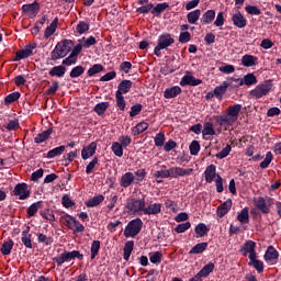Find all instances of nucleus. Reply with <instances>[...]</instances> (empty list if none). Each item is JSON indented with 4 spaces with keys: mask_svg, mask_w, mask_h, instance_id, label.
Here are the masks:
<instances>
[{
    "mask_svg": "<svg viewBox=\"0 0 281 281\" xmlns=\"http://www.w3.org/2000/svg\"><path fill=\"white\" fill-rule=\"evenodd\" d=\"M42 205H43L42 201H38V202H35V203L31 204L27 207V216H30V217L35 216L36 212H38V210H41Z\"/></svg>",
    "mask_w": 281,
    "mask_h": 281,
    "instance_id": "36",
    "label": "nucleus"
},
{
    "mask_svg": "<svg viewBox=\"0 0 281 281\" xmlns=\"http://www.w3.org/2000/svg\"><path fill=\"white\" fill-rule=\"evenodd\" d=\"M237 221H239V223H249V209L248 207L243 209L241 212L238 213Z\"/></svg>",
    "mask_w": 281,
    "mask_h": 281,
    "instance_id": "43",
    "label": "nucleus"
},
{
    "mask_svg": "<svg viewBox=\"0 0 281 281\" xmlns=\"http://www.w3.org/2000/svg\"><path fill=\"white\" fill-rule=\"evenodd\" d=\"M212 271H214V263L213 262H209L207 265H205L198 273H196V278L199 280H201V278H207V276H210V273H212Z\"/></svg>",
    "mask_w": 281,
    "mask_h": 281,
    "instance_id": "24",
    "label": "nucleus"
},
{
    "mask_svg": "<svg viewBox=\"0 0 281 281\" xmlns=\"http://www.w3.org/2000/svg\"><path fill=\"white\" fill-rule=\"evenodd\" d=\"M245 11L247 12V14H251L254 16H260V14H261L260 9H258V7L251 5V4L246 5Z\"/></svg>",
    "mask_w": 281,
    "mask_h": 281,
    "instance_id": "50",
    "label": "nucleus"
},
{
    "mask_svg": "<svg viewBox=\"0 0 281 281\" xmlns=\"http://www.w3.org/2000/svg\"><path fill=\"white\" fill-rule=\"evenodd\" d=\"M49 135H52V128L37 134L35 137V144H43V142L49 139Z\"/></svg>",
    "mask_w": 281,
    "mask_h": 281,
    "instance_id": "34",
    "label": "nucleus"
},
{
    "mask_svg": "<svg viewBox=\"0 0 281 281\" xmlns=\"http://www.w3.org/2000/svg\"><path fill=\"white\" fill-rule=\"evenodd\" d=\"M19 98H21V93L20 92H12L9 95H7L4 98V103L5 104H12V102H16V100H19Z\"/></svg>",
    "mask_w": 281,
    "mask_h": 281,
    "instance_id": "52",
    "label": "nucleus"
},
{
    "mask_svg": "<svg viewBox=\"0 0 281 281\" xmlns=\"http://www.w3.org/2000/svg\"><path fill=\"white\" fill-rule=\"evenodd\" d=\"M202 135H216V132L214 131V125L210 122L205 123Z\"/></svg>",
    "mask_w": 281,
    "mask_h": 281,
    "instance_id": "56",
    "label": "nucleus"
},
{
    "mask_svg": "<svg viewBox=\"0 0 281 281\" xmlns=\"http://www.w3.org/2000/svg\"><path fill=\"white\" fill-rule=\"evenodd\" d=\"M179 93H181V87L175 86L171 88H167L165 90L164 98H166V100H171L172 98H177V95H179Z\"/></svg>",
    "mask_w": 281,
    "mask_h": 281,
    "instance_id": "23",
    "label": "nucleus"
},
{
    "mask_svg": "<svg viewBox=\"0 0 281 281\" xmlns=\"http://www.w3.org/2000/svg\"><path fill=\"white\" fill-rule=\"evenodd\" d=\"M89 27H90L89 22L80 21L77 24L76 32L77 34H87V32H89Z\"/></svg>",
    "mask_w": 281,
    "mask_h": 281,
    "instance_id": "41",
    "label": "nucleus"
},
{
    "mask_svg": "<svg viewBox=\"0 0 281 281\" xmlns=\"http://www.w3.org/2000/svg\"><path fill=\"white\" fill-rule=\"evenodd\" d=\"M271 161H273V154H271V151H268L263 161L260 162V168H269Z\"/></svg>",
    "mask_w": 281,
    "mask_h": 281,
    "instance_id": "60",
    "label": "nucleus"
},
{
    "mask_svg": "<svg viewBox=\"0 0 281 281\" xmlns=\"http://www.w3.org/2000/svg\"><path fill=\"white\" fill-rule=\"evenodd\" d=\"M67 72V68H65V66L60 65V66H55L49 70V76L52 77H56V78H63V76H65V74Z\"/></svg>",
    "mask_w": 281,
    "mask_h": 281,
    "instance_id": "27",
    "label": "nucleus"
},
{
    "mask_svg": "<svg viewBox=\"0 0 281 281\" xmlns=\"http://www.w3.org/2000/svg\"><path fill=\"white\" fill-rule=\"evenodd\" d=\"M13 193L19 196L20 201H25L30 196V190H27V183H19L15 186Z\"/></svg>",
    "mask_w": 281,
    "mask_h": 281,
    "instance_id": "10",
    "label": "nucleus"
},
{
    "mask_svg": "<svg viewBox=\"0 0 281 281\" xmlns=\"http://www.w3.org/2000/svg\"><path fill=\"white\" fill-rule=\"evenodd\" d=\"M135 181V175L131 171L125 172L120 180L122 188H130Z\"/></svg>",
    "mask_w": 281,
    "mask_h": 281,
    "instance_id": "20",
    "label": "nucleus"
},
{
    "mask_svg": "<svg viewBox=\"0 0 281 281\" xmlns=\"http://www.w3.org/2000/svg\"><path fill=\"white\" fill-rule=\"evenodd\" d=\"M243 79H244V81H240V85H246V87H251L254 85H258V79L251 72L244 76Z\"/></svg>",
    "mask_w": 281,
    "mask_h": 281,
    "instance_id": "30",
    "label": "nucleus"
},
{
    "mask_svg": "<svg viewBox=\"0 0 281 281\" xmlns=\"http://www.w3.org/2000/svg\"><path fill=\"white\" fill-rule=\"evenodd\" d=\"M232 22L235 27L243 30V27H247V18L243 15V13L237 12L232 15Z\"/></svg>",
    "mask_w": 281,
    "mask_h": 281,
    "instance_id": "16",
    "label": "nucleus"
},
{
    "mask_svg": "<svg viewBox=\"0 0 281 281\" xmlns=\"http://www.w3.org/2000/svg\"><path fill=\"white\" fill-rule=\"evenodd\" d=\"M106 109H109V102H101L94 106V111L99 115H104V113L106 112Z\"/></svg>",
    "mask_w": 281,
    "mask_h": 281,
    "instance_id": "49",
    "label": "nucleus"
},
{
    "mask_svg": "<svg viewBox=\"0 0 281 281\" xmlns=\"http://www.w3.org/2000/svg\"><path fill=\"white\" fill-rule=\"evenodd\" d=\"M173 43H175V37H172L170 33H164L159 35L158 44L154 49V54L156 56H161V49H168V47H170V45H172Z\"/></svg>",
    "mask_w": 281,
    "mask_h": 281,
    "instance_id": "5",
    "label": "nucleus"
},
{
    "mask_svg": "<svg viewBox=\"0 0 281 281\" xmlns=\"http://www.w3.org/2000/svg\"><path fill=\"white\" fill-rule=\"evenodd\" d=\"M65 153V145H61L59 147H56L52 150H49L46 155L47 159H54V157H60Z\"/></svg>",
    "mask_w": 281,
    "mask_h": 281,
    "instance_id": "33",
    "label": "nucleus"
},
{
    "mask_svg": "<svg viewBox=\"0 0 281 281\" xmlns=\"http://www.w3.org/2000/svg\"><path fill=\"white\" fill-rule=\"evenodd\" d=\"M22 243L26 249H32V234H30V229L22 232Z\"/></svg>",
    "mask_w": 281,
    "mask_h": 281,
    "instance_id": "29",
    "label": "nucleus"
},
{
    "mask_svg": "<svg viewBox=\"0 0 281 281\" xmlns=\"http://www.w3.org/2000/svg\"><path fill=\"white\" fill-rule=\"evenodd\" d=\"M144 222H142V218L137 217L135 220L130 221L124 229L125 238H135V236H137V234L142 232Z\"/></svg>",
    "mask_w": 281,
    "mask_h": 281,
    "instance_id": "3",
    "label": "nucleus"
},
{
    "mask_svg": "<svg viewBox=\"0 0 281 281\" xmlns=\"http://www.w3.org/2000/svg\"><path fill=\"white\" fill-rule=\"evenodd\" d=\"M227 87H229V83L224 81L221 86L215 87L214 94L217 98V100H223V95L227 92Z\"/></svg>",
    "mask_w": 281,
    "mask_h": 281,
    "instance_id": "28",
    "label": "nucleus"
},
{
    "mask_svg": "<svg viewBox=\"0 0 281 281\" xmlns=\"http://www.w3.org/2000/svg\"><path fill=\"white\" fill-rule=\"evenodd\" d=\"M232 153V145H227L225 148H223L220 153L216 154L217 159H225Z\"/></svg>",
    "mask_w": 281,
    "mask_h": 281,
    "instance_id": "62",
    "label": "nucleus"
},
{
    "mask_svg": "<svg viewBox=\"0 0 281 281\" xmlns=\"http://www.w3.org/2000/svg\"><path fill=\"white\" fill-rule=\"evenodd\" d=\"M249 265H252V267L256 268L258 273H262V271H265V263H262V261L256 259V256L254 257V259H250Z\"/></svg>",
    "mask_w": 281,
    "mask_h": 281,
    "instance_id": "47",
    "label": "nucleus"
},
{
    "mask_svg": "<svg viewBox=\"0 0 281 281\" xmlns=\"http://www.w3.org/2000/svg\"><path fill=\"white\" fill-rule=\"evenodd\" d=\"M116 98V106H119L120 111H124L126 109V101H124L123 94H115Z\"/></svg>",
    "mask_w": 281,
    "mask_h": 281,
    "instance_id": "58",
    "label": "nucleus"
},
{
    "mask_svg": "<svg viewBox=\"0 0 281 281\" xmlns=\"http://www.w3.org/2000/svg\"><path fill=\"white\" fill-rule=\"evenodd\" d=\"M271 205H273V200L271 198H257L255 199V206L262 214H269L271 212Z\"/></svg>",
    "mask_w": 281,
    "mask_h": 281,
    "instance_id": "8",
    "label": "nucleus"
},
{
    "mask_svg": "<svg viewBox=\"0 0 281 281\" xmlns=\"http://www.w3.org/2000/svg\"><path fill=\"white\" fill-rule=\"evenodd\" d=\"M54 262H56L57 267H63L65 262H69V259L67 257V252L64 251L63 254L58 255L53 259Z\"/></svg>",
    "mask_w": 281,
    "mask_h": 281,
    "instance_id": "44",
    "label": "nucleus"
},
{
    "mask_svg": "<svg viewBox=\"0 0 281 281\" xmlns=\"http://www.w3.org/2000/svg\"><path fill=\"white\" fill-rule=\"evenodd\" d=\"M81 44L83 45V47L86 49H89V47H91L92 45H95L97 41H95V37L93 36H90V37H82L81 40Z\"/></svg>",
    "mask_w": 281,
    "mask_h": 281,
    "instance_id": "51",
    "label": "nucleus"
},
{
    "mask_svg": "<svg viewBox=\"0 0 281 281\" xmlns=\"http://www.w3.org/2000/svg\"><path fill=\"white\" fill-rule=\"evenodd\" d=\"M204 177H205V181L206 183H212V181H216V179H218V177H221V175L216 173V166L215 165H210L206 167L205 171H204Z\"/></svg>",
    "mask_w": 281,
    "mask_h": 281,
    "instance_id": "17",
    "label": "nucleus"
},
{
    "mask_svg": "<svg viewBox=\"0 0 281 281\" xmlns=\"http://www.w3.org/2000/svg\"><path fill=\"white\" fill-rule=\"evenodd\" d=\"M56 27H58V18H56L49 26L46 27L44 36L45 38H49L54 32H56Z\"/></svg>",
    "mask_w": 281,
    "mask_h": 281,
    "instance_id": "38",
    "label": "nucleus"
},
{
    "mask_svg": "<svg viewBox=\"0 0 281 281\" xmlns=\"http://www.w3.org/2000/svg\"><path fill=\"white\" fill-rule=\"evenodd\" d=\"M95 150H98V143L92 142L88 146L83 147L81 150V158L83 160L89 159L95 155Z\"/></svg>",
    "mask_w": 281,
    "mask_h": 281,
    "instance_id": "14",
    "label": "nucleus"
},
{
    "mask_svg": "<svg viewBox=\"0 0 281 281\" xmlns=\"http://www.w3.org/2000/svg\"><path fill=\"white\" fill-rule=\"evenodd\" d=\"M195 234L200 236V238H203L205 234H207V226L203 223H200L195 226Z\"/></svg>",
    "mask_w": 281,
    "mask_h": 281,
    "instance_id": "53",
    "label": "nucleus"
},
{
    "mask_svg": "<svg viewBox=\"0 0 281 281\" xmlns=\"http://www.w3.org/2000/svg\"><path fill=\"white\" fill-rule=\"evenodd\" d=\"M71 47H74V42L70 40L59 42L50 53L52 60L65 58V56L71 52Z\"/></svg>",
    "mask_w": 281,
    "mask_h": 281,
    "instance_id": "2",
    "label": "nucleus"
},
{
    "mask_svg": "<svg viewBox=\"0 0 281 281\" xmlns=\"http://www.w3.org/2000/svg\"><path fill=\"white\" fill-rule=\"evenodd\" d=\"M85 74V68L82 66H77L71 69L70 78H80Z\"/></svg>",
    "mask_w": 281,
    "mask_h": 281,
    "instance_id": "54",
    "label": "nucleus"
},
{
    "mask_svg": "<svg viewBox=\"0 0 281 281\" xmlns=\"http://www.w3.org/2000/svg\"><path fill=\"white\" fill-rule=\"evenodd\" d=\"M168 8V3L164 2V3H158L151 11V14H161V12H164V10H166Z\"/></svg>",
    "mask_w": 281,
    "mask_h": 281,
    "instance_id": "64",
    "label": "nucleus"
},
{
    "mask_svg": "<svg viewBox=\"0 0 281 281\" xmlns=\"http://www.w3.org/2000/svg\"><path fill=\"white\" fill-rule=\"evenodd\" d=\"M214 19H216V11L207 10L203 13L201 22L203 23V25H210V23L214 22Z\"/></svg>",
    "mask_w": 281,
    "mask_h": 281,
    "instance_id": "25",
    "label": "nucleus"
},
{
    "mask_svg": "<svg viewBox=\"0 0 281 281\" xmlns=\"http://www.w3.org/2000/svg\"><path fill=\"white\" fill-rule=\"evenodd\" d=\"M243 110L241 104L229 105L226 110V113L218 116L217 122L221 126H233L238 122V115Z\"/></svg>",
    "mask_w": 281,
    "mask_h": 281,
    "instance_id": "1",
    "label": "nucleus"
},
{
    "mask_svg": "<svg viewBox=\"0 0 281 281\" xmlns=\"http://www.w3.org/2000/svg\"><path fill=\"white\" fill-rule=\"evenodd\" d=\"M145 215H153V216H157V214H161V204L160 203H153L149 204L148 206H146L145 204V211L144 213Z\"/></svg>",
    "mask_w": 281,
    "mask_h": 281,
    "instance_id": "18",
    "label": "nucleus"
},
{
    "mask_svg": "<svg viewBox=\"0 0 281 281\" xmlns=\"http://www.w3.org/2000/svg\"><path fill=\"white\" fill-rule=\"evenodd\" d=\"M23 12L30 18L34 19L38 14V4L33 3V4H24L22 7Z\"/></svg>",
    "mask_w": 281,
    "mask_h": 281,
    "instance_id": "19",
    "label": "nucleus"
},
{
    "mask_svg": "<svg viewBox=\"0 0 281 281\" xmlns=\"http://www.w3.org/2000/svg\"><path fill=\"white\" fill-rule=\"evenodd\" d=\"M169 169L172 179H179V177H190V175L194 172V169L192 168L183 169L181 167H171Z\"/></svg>",
    "mask_w": 281,
    "mask_h": 281,
    "instance_id": "9",
    "label": "nucleus"
},
{
    "mask_svg": "<svg viewBox=\"0 0 281 281\" xmlns=\"http://www.w3.org/2000/svg\"><path fill=\"white\" fill-rule=\"evenodd\" d=\"M132 87H133V81L126 80V79L122 80L119 83L116 93H119L120 95H124L125 93H128V91H131Z\"/></svg>",
    "mask_w": 281,
    "mask_h": 281,
    "instance_id": "22",
    "label": "nucleus"
},
{
    "mask_svg": "<svg viewBox=\"0 0 281 281\" xmlns=\"http://www.w3.org/2000/svg\"><path fill=\"white\" fill-rule=\"evenodd\" d=\"M100 251V240H94L91 245V260L95 259V256H98Z\"/></svg>",
    "mask_w": 281,
    "mask_h": 281,
    "instance_id": "57",
    "label": "nucleus"
},
{
    "mask_svg": "<svg viewBox=\"0 0 281 281\" xmlns=\"http://www.w3.org/2000/svg\"><path fill=\"white\" fill-rule=\"evenodd\" d=\"M272 88L273 83L271 80H266L263 83H260L255 89H252L250 91V95L256 100H260V98H263V95H268Z\"/></svg>",
    "mask_w": 281,
    "mask_h": 281,
    "instance_id": "6",
    "label": "nucleus"
},
{
    "mask_svg": "<svg viewBox=\"0 0 281 281\" xmlns=\"http://www.w3.org/2000/svg\"><path fill=\"white\" fill-rule=\"evenodd\" d=\"M258 64V57L254 55H244L241 57V65L244 67H255Z\"/></svg>",
    "mask_w": 281,
    "mask_h": 281,
    "instance_id": "26",
    "label": "nucleus"
},
{
    "mask_svg": "<svg viewBox=\"0 0 281 281\" xmlns=\"http://www.w3.org/2000/svg\"><path fill=\"white\" fill-rule=\"evenodd\" d=\"M241 254L244 256H247L249 254V260H254L256 256V244L254 240H248L244 244V246L240 249Z\"/></svg>",
    "mask_w": 281,
    "mask_h": 281,
    "instance_id": "13",
    "label": "nucleus"
},
{
    "mask_svg": "<svg viewBox=\"0 0 281 281\" xmlns=\"http://www.w3.org/2000/svg\"><path fill=\"white\" fill-rule=\"evenodd\" d=\"M187 19H188V23H190L191 25H194V23H196V21L201 19V10L196 9L194 11L189 12L187 15Z\"/></svg>",
    "mask_w": 281,
    "mask_h": 281,
    "instance_id": "31",
    "label": "nucleus"
},
{
    "mask_svg": "<svg viewBox=\"0 0 281 281\" xmlns=\"http://www.w3.org/2000/svg\"><path fill=\"white\" fill-rule=\"evenodd\" d=\"M189 148H190L191 155H199V153L201 150V145L199 144L198 140H193Z\"/></svg>",
    "mask_w": 281,
    "mask_h": 281,
    "instance_id": "63",
    "label": "nucleus"
},
{
    "mask_svg": "<svg viewBox=\"0 0 281 281\" xmlns=\"http://www.w3.org/2000/svg\"><path fill=\"white\" fill-rule=\"evenodd\" d=\"M154 144L157 146V148L164 146V144H166V134L164 132L156 134L154 137Z\"/></svg>",
    "mask_w": 281,
    "mask_h": 281,
    "instance_id": "42",
    "label": "nucleus"
},
{
    "mask_svg": "<svg viewBox=\"0 0 281 281\" xmlns=\"http://www.w3.org/2000/svg\"><path fill=\"white\" fill-rule=\"evenodd\" d=\"M61 221H63L64 225H66V227H68V229L74 231V234H80V233L85 232V225L80 224V222L75 220V217L71 215H64L61 217Z\"/></svg>",
    "mask_w": 281,
    "mask_h": 281,
    "instance_id": "7",
    "label": "nucleus"
},
{
    "mask_svg": "<svg viewBox=\"0 0 281 281\" xmlns=\"http://www.w3.org/2000/svg\"><path fill=\"white\" fill-rule=\"evenodd\" d=\"M112 151L114 153L115 157H122L124 155V147L119 142H114L112 144Z\"/></svg>",
    "mask_w": 281,
    "mask_h": 281,
    "instance_id": "45",
    "label": "nucleus"
},
{
    "mask_svg": "<svg viewBox=\"0 0 281 281\" xmlns=\"http://www.w3.org/2000/svg\"><path fill=\"white\" fill-rule=\"evenodd\" d=\"M133 247H135V243L133 240H130L125 244V246L123 248L124 260H128L131 258V254H133Z\"/></svg>",
    "mask_w": 281,
    "mask_h": 281,
    "instance_id": "32",
    "label": "nucleus"
},
{
    "mask_svg": "<svg viewBox=\"0 0 281 281\" xmlns=\"http://www.w3.org/2000/svg\"><path fill=\"white\" fill-rule=\"evenodd\" d=\"M190 227H192V224H190V222H186V223L179 224L175 228V232L177 234H183L184 232H188V229H190Z\"/></svg>",
    "mask_w": 281,
    "mask_h": 281,
    "instance_id": "55",
    "label": "nucleus"
},
{
    "mask_svg": "<svg viewBox=\"0 0 281 281\" xmlns=\"http://www.w3.org/2000/svg\"><path fill=\"white\" fill-rule=\"evenodd\" d=\"M41 216L45 218L46 221H49V223H54L56 221V216L54 215V212L46 210L41 212Z\"/></svg>",
    "mask_w": 281,
    "mask_h": 281,
    "instance_id": "61",
    "label": "nucleus"
},
{
    "mask_svg": "<svg viewBox=\"0 0 281 281\" xmlns=\"http://www.w3.org/2000/svg\"><path fill=\"white\" fill-rule=\"evenodd\" d=\"M232 210V199L226 200L222 205H220L216 210V214L218 218H223L227 212Z\"/></svg>",
    "mask_w": 281,
    "mask_h": 281,
    "instance_id": "21",
    "label": "nucleus"
},
{
    "mask_svg": "<svg viewBox=\"0 0 281 281\" xmlns=\"http://www.w3.org/2000/svg\"><path fill=\"white\" fill-rule=\"evenodd\" d=\"M205 249H207V243H200V244H196L195 246H193L191 248V250L189 251V254H191V255L203 254V251H205Z\"/></svg>",
    "mask_w": 281,
    "mask_h": 281,
    "instance_id": "40",
    "label": "nucleus"
},
{
    "mask_svg": "<svg viewBox=\"0 0 281 281\" xmlns=\"http://www.w3.org/2000/svg\"><path fill=\"white\" fill-rule=\"evenodd\" d=\"M144 131H148V123L140 122L132 130V135L137 136L140 135V133H144Z\"/></svg>",
    "mask_w": 281,
    "mask_h": 281,
    "instance_id": "35",
    "label": "nucleus"
},
{
    "mask_svg": "<svg viewBox=\"0 0 281 281\" xmlns=\"http://www.w3.org/2000/svg\"><path fill=\"white\" fill-rule=\"evenodd\" d=\"M12 247H14V241H12V239L4 241L2 244V248H1L2 256H10V254L12 251Z\"/></svg>",
    "mask_w": 281,
    "mask_h": 281,
    "instance_id": "37",
    "label": "nucleus"
},
{
    "mask_svg": "<svg viewBox=\"0 0 281 281\" xmlns=\"http://www.w3.org/2000/svg\"><path fill=\"white\" fill-rule=\"evenodd\" d=\"M201 79H196V78H194V76H192L190 72H187L183 77H182V79H181V81H180V85H181V87H187L188 85L190 86V87H199V85H201Z\"/></svg>",
    "mask_w": 281,
    "mask_h": 281,
    "instance_id": "15",
    "label": "nucleus"
},
{
    "mask_svg": "<svg viewBox=\"0 0 281 281\" xmlns=\"http://www.w3.org/2000/svg\"><path fill=\"white\" fill-rule=\"evenodd\" d=\"M104 67L101 64H95L88 70V76H95V74H100V71H103Z\"/></svg>",
    "mask_w": 281,
    "mask_h": 281,
    "instance_id": "59",
    "label": "nucleus"
},
{
    "mask_svg": "<svg viewBox=\"0 0 281 281\" xmlns=\"http://www.w3.org/2000/svg\"><path fill=\"white\" fill-rule=\"evenodd\" d=\"M66 256L68 258V262H71L75 258H78V260H82L85 258V256L78 250L66 251Z\"/></svg>",
    "mask_w": 281,
    "mask_h": 281,
    "instance_id": "46",
    "label": "nucleus"
},
{
    "mask_svg": "<svg viewBox=\"0 0 281 281\" xmlns=\"http://www.w3.org/2000/svg\"><path fill=\"white\" fill-rule=\"evenodd\" d=\"M34 49H36V43L27 45L24 49L18 50L15 53V60H23L24 58H30L33 54Z\"/></svg>",
    "mask_w": 281,
    "mask_h": 281,
    "instance_id": "11",
    "label": "nucleus"
},
{
    "mask_svg": "<svg viewBox=\"0 0 281 281\" xmlns=\"http://www.w3.org/2000/svg\"><path fill=\"white\" fill-rule=\"evenodd\" d=\"M104 201V195H97L93 196L92 199H90L86 205L87 207H95L98 205H100V203H102Z\"/></svg>",
    "mask_w": 281,
    "mask_h": 281,
    "instance_id": "39",
    "label": "nucleus"
},
{
    "mask_svg": "<svg viewBox=\"0 0 281 281\" xmlns=\"http://www.w3.org/2000/svg\"><path fill=\"white\" fill-rule=\"evenodd\" d=\"M279 256L278 250L273 246H269L263 258L268 265H277Z\"/></svg>",
    "mask_w": 281,
    "mask_h": 281,
    "instance_id": "12",
    "label": "nucleus"
},
{
    "mask_svg": "<svg viewBox=\"0 0 281 281\" xmlns=\"http://www.w3.org/2000/svg\"><path fill=\"white\" fill-rule=\"evenodd\" d=\"M161 258H164V255L159 251L149 254V261L153 265H159L161 262Z\"/></svg>",
    "mask_w": 281,
    "mask_h": 281,
    "instance_id": "48",
    "label": "nucleus"
},
{
    "mask_svg": "<svg viewBox=\"0 0 281 281\" xmlns=\"http://www.w3.org/2000/svg\"><path fill=\"white\" fill-rule=\"evenodd\" d=\"M146 209V200L143 199H130L126 203V210L131 212V214H144V211Z\"/></svg>",
    "mask_w": 281,
    "mask_h": 281,
    "instance_id": "4",
    "label": "nucleus"
}]
</instances>
